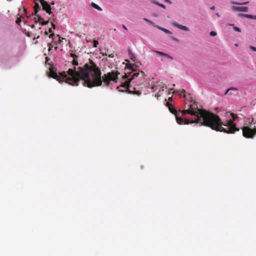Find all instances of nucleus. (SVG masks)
<instances>
[{
	"label": "nucleus",
	"mask_w": 256,
	"mask_h": 256,
	"mask_svg": "<svg viewBox=\"0 0 256 256\" xmlns=\"http://www.w3.org/2000/svg\"><path fill=\"white\" fill-rule=\"evenodd\" d=\"M232 10L234 12H248V8L244 6H233L232 7Z\"/></svg>",
	"instance_id": "obj_9"
},
{
	"label": "nucleus",
	"mask_w": 256,
	"mask_h": 256,
	"mask_svg": "<svg viewBox=\"0 0 256 256\" xmlns=\"http://www.w3.org/2000/svg\"><path fill=\"white\" fill-rule=\"evenodd\" d=\"M210 35L212 36H214L216 35V32H214V31H212L210 32Z\"/></svg>",
	"instance_id": "obj_25"
},
{
	"label": "nucleus",
	"mask_w": 256,
	"mask_h": 256,
	"mask_svg": "<svg viewBox=\"0 0 256 256\" xmlns=\"http://www.w3.org/2000/svg\"><path fill=\"white\" fill-rule=\"evenodd\" d=\"M154 52L156 54H160L161 56H162L170 60H172L173 59V58L170 56V55H169L168 54H166V53H164V52H160V51H156V50H154Z\"/></svg>",
	"instance_id": "obj_12"
},
{
	"label": "nucleus",
	"mask_w": 256,
	"mask_h": 256,
	"mask_svg": "<svg viewBox=\"0 0 256 256\" xmlns=\"http://www.w3.org/2000/svg\"><path fill=\"white\" fill-rule=\"evenodd\" d=\"M122 27H123L125 30H128V29H127V28H126V27L124 24H123V25H122Z\"/></svg>",
	"instance_id": "obj_36"
},
{
	"label": "nucleus",
	"mask_w": 256,
	"mask_h": 256,
	"mask_svg": "<svg viewBox=\"0 0 256 256\" xmlns=\"http://www.w3.org/2000/svg\"><path fill=\"white\" fill-rule=\"evenodd\" d=\"M185 92H186V90L184 89L182 90V93L184 94Z\"/></svg>",
	"instance_id": "obj_35"
},
{
	"label": "nucleus",
	"mask_w": 256,
	"mask_h": 256,
	"mask_svg": "<svg viewBox=\"0 0 256 256\" xmlns=\"http://www.w3.org/2000/svg\"><path fill=\"white\" fill-rule=\"evenodd\" d=\"M234 30L235 31L238 32H241L240 29L239 28L237 27V26H234Z\"/></svg>",
	"instance_id": "obj_23"
},
{
	"label": "nucleus",
	"mask_w": 256,
	"mask_h": 256,
	"mask_svg": "<svg viewBox=\"0 0 256 256\" xmlns=\"http://www.w3.org/2000/svg\"><path fill=\"white\" fill-rule=\"evenodd\" d=\"M248 2H244V3H242L241 4H248Z\"/></svg>",
	"instance_id": "obj_38"
},
{
	"label": "nucleus",
	"mask_w": 256,
	"mask_h": 256,
	"mask_svg": "<svg viewBox=\"0 0 256 256\" xmlns=\"http://www.w3.org/2000/svg\"><path fill=\"white\" fill-rule=\"evenodd\" d=\"M52 26L53 27V28L54 29L55 28V25L54 24H52Z\"/></svg>",
	"instance_id": "obj_40"
},
{
	"label": "nucleus",
	"mask_w": 256,
	"mask_h": 256,
	"mask_svg": "<svg viewBox=\"0 0 256 256\" xmlns=\"http://www.w3.org/2000/svg\"><path fill=\"white\" fill-rule=\"evenodd\" d=\"M49 76L56 80L58 81L59 82H64V79L66 78V73L65 72H62L58 74L54 70L53 68L52 67L50 68Z\"/></svg>",
	"instance_id": "obj_6"
},
{
	"label": "nucleus",
	"mask_w": 256,
	"mask_h": 256,
	"mask_svg": "<svg viewBox=\"0 0 256 256\" xmlns=\"http://www.w3.org/2000/svg\"><path fill=\"white\" fill-rule=\"evenodd\" d=\"M72 62V64H74V66H78V61L77 60L76 58L74 59Z\"/></svg>",
	"instance_id": "obj_22"
},
{
	"label": "nucleus",
	"mask_w": 256,
	"mask_h": 256,
	"mask_svg": "<svg viewBox=\"0 0 256 256\" xmlns=\"http://www.w3.org/2000/svg\"><path fill=\"white\" fill-rule=\"evenodd\" d=\"M252 19L256 20V16H253V18H252Z\"/></svg>",
	"instance_id": "obj_39"
},
{
	"label": "nucleus",
	"mask_w": 256,
	"mask_h": 256,
	"mask_svg": "<svg viewBox=\"0 0 256 256\" xmlns=\"http://www.w3.org/2000/svg\"><path fill=\"white\" fill-rule=\"evenodd\" d=\"M140 76V73L138 72H134V73L132 76V78L130 79H128L127 81H130V83L134 80H138Z\"/></svg>",
	"instance_id": "obj_11"
},
{
	"label": "nucleus",
	"mask_w": 256,
	"mask_h": 256,
	"mask_svg": "<svg viewBox=\"0 0 256 256\" xmlns=\"http://www.w3.org/2000/svg\"><path fill=\"white\" fill-rule=\"evenodd\" d=\"M108 57L113 58L114 57V54H111L108 55Z\"/></svg>",
	"instance_id": "obj_31"
},
{
	"label": "nucleus",
	"mask_w": 256,
	"mask_h": 256,
	"mask_svg": "<svg viewBox=\"0 0 256 256\" xmlns=\"http://www.w3.org/2000/svg\"><path fill=\"white\" fill-rule=\"evenodd\" d=\"M19 10H20V11L22 10L20 8H19Z\"/></svg>",
	"instance_id": "obj_50"
},
{
	"label": "nucleus",
	"mask_w": 256,
	"mask_h": 256,
	"mask_svg": "<svg viewBox=\"0 0 256 256\" xmlns=\"http://www.w3.org/2000/svg\"><path fill=\"white\" fill-rule=\"evenodd\" d=\"M166 2H168L169 4H171V1L170 0H168V1H166Z\"/></svg>",
	"instance_id": "obj_43"
},
{
	"label": "nucleus",
	"mask_w": 256,
	"mask_h": 256,
	"mask_svg": "<svg viewBox=\"0 0 256 256\" xmlns=\"http://www.w3.org/2000/svg\"><path fill=\"white\" fill-rule=\"evenodd\" d=\"M98 44V42L96 40H94V46L96 48Z\"/></svg>",
	"instance_id": "obj_24"
},
{
	"label": "nucleus",
	"mask_w": 256,
	"mask_h": 256,
	"mask_svg": "<svg viewBox=\"0 0 256 256\" xmlns=\"http://www.w3.org/2000/svg\"><path fill=\"white\" fill-rule=\"evenodd\" d=\"M136 84L138 85V86H140L142 85H144L146 83V78H145V76L144 74V72H140V76L138 78V80H137L134 82Z\"/></svg>",
	"instance_id": "obj_8"
},
{
	"label": "nucleus",
	"mask_w": 256,
	"mask_h": 256,
	"mask_svg": "<svg viewBox=\"0 0 256 256\" xmlns=\"http://www.w3.org/2000/svg\"><path fill=\"white\" fill-rule=\"evenodd\" d=\"M249 48L252 51L256 52V48L253 46H250Z\"/></svg>",
	"instance_id": "obj_26"
},
{
	"label": "nucleus",
	"mask_w": 256,
	"mask_h": 256,
	"mask_svg": "<svg viewBox=\"0 0 256 256\" xmlns=\"http://www.w3.org/2000/svg\"><path fill=\"white\" fill-rule=\"evenodd\" d=\"M128 77V76L126 74H125L124 75L122 76L123 78H126Z\"/></svg>",
	"instance_id": "obj_32"
},
{
	"label": "nucleus",
	"mask_w": 256,
	"mask_h": 256,
	"mask_svg": "<svg viewBox=\"0 0 256 256\" xmlns=\"http://www.w3.org/2000/svg\"><path fill=\"white\" fill-rule=\"evenodd\" d=\"M67 73L70 76H66L64 79L68 84L78 86L82 84L84 86L92 88L102 86V82L106 86H108L111 81L116 82L120 73L118 71H112L104 74L102 78L101 71L96 64L92 60L90 64H86L78 68V70L69 68Z\"/></svg>",
	"instance_id": "obj_1"
},
{
	"label": "nucleus",
	"mask_w": 256,
	"mask_h": 256,
	"mask_svg": "<svg viewBox=\"0 0 256 256\" xmlns=\"http://www.w3.org/2000/svg\"><path fill=\"white\" fill-rule=\"evenodd\" d=\"M70 56L74 58H74H78V56L74 54H73V53H70Z\"/></svg>",
	"instance_id": "obj_27"
},
{
	"label": "nucleus",
	"mask_w": 256,
	"mask_h": 256,
	"mask_svg": "<svg viewBox=\"0 0 256 256\" xmlns=\"http://www.w3.org/2000/svg\"><path fill=\"white\" fill-rule=\"evenodd\" d=\"M166 106L168 108L169 110L174 114L176 118V122L179 124H200L202 120L200 119V113L204 110L199 109L198 108H194L192 104H189L188 109L186 110H180L182 116H180L177 110L174 108V106L168 102L166 103Z\"/></svg>",
	"instance_id": "obj_3"
},
{
	"label": "nucleus",
	"mask_w": 256,
	"mask_h": 256,
	"mask_svg": "<svg viewBox=\"0 0 256 256\" xmlns=\"http://www.w3.org/2000/svg\"><path fill=\"white\" fill-rule=\"evenodd\" d=\"M56 36L58 38V41L56 43V44H60L62 42V40H65V38H61L60 37V36L59 35H57Z\"/></svg>",
	"instance_id": "obj_20"
},
{
	"label": "nucleus",
	"mask_w": 256,
	"mask_h": 256,
	"mask_svg": "<svg viewBox=\"0 0 256 256\" xmlns=\"http://www.w3.org/2000/svg\"><path fill=\"white\" fill-rule=\"evenodd\" d=\"M91 6L94 8L98 10H100V11H102V9L100 8V6H99L98 4L94 3V2H92L91 4Z\"/></svg>",
	"instance_id": "obj_15"
},
{
	"label": "nucleus",
	"mask_w": 256,
	"mask_h": 256,
	"mask_svg": "<svg viewBox=\"0 0 256 256\" xmlns=\"http://www.w3.org/2000/svg\"><path fill=\"white\" fill-rule=\"evenodd\" d=\"M51 4H54V2L53 1H52V2H51Z\"/></svg>",
	"instance_id": "obj_46"
},
{
	"label": "nucleus",
	"mask_w": 256,
	"mask_h": 256,
	"mask_svg": "<svg viewBox=\"0 0 256 256\" xmlns=\"http://www.w3.org/2000/svg\"><path fill=\"white\" fill-rule=\"evenodd\" d=\"M128 54H129L130 59L133 61H135L136 60L135 56L130 50L128 52Z\"/></svg>",
	"instance_id": "obj_18"
},
{
	"label": "nucleus",
	"mask_w": 256,
	"mask_h": 256,
	"mask_svg": "<svg viewBox=\"0 0 256 256\" xmlns=\"http://www.w3.org/2000/svg\"><path fill=\"white\" fill-rule=\"evenodd\" d=\"M234 46H238V44H234Z\"/></svg>",
	"instance_id": "obj_44"
},
{
	"label": "nucleus",
	"mask_w": 256,
	"mask_h": 256,
	"mask_svg": "<svg viewBox=\"0 0 256 256\" xmlns=\"http://www.w3.org/2000/svg\"><path fill=\"white\" fill-rule=\"evenodd\" d=\"M216 15H217L218 16H219V14H216Z\"/></svg>",
	"instance_id": "obj_47"
},
{
	"label": "nucleus",
	"mask_w": 256,
	"mask_h": 256,
	"mask_svg": "<svg viewBox=\"0 0 256 256\" xmlns=\"http://www.w3.org/2000/svg\"><path fill=\"white\" fill-rule=\"evenodd\" d=\"M144 20L145 21H146V22H150V23L152 24V22H151L150 20H148V19H147V18H144Z\"/></svg>",
	"instance_id": "obj_30"
},
{
	"label": "nucleus",
	"mask_w": 256,
	"mask_h": 256,
	"mask_svg": "<svg viewBox=\"0 0 256 256\" xmlns=\"http://www.w3.org/2000/svg\"><path fill=\"white\" fill-rule=\"evenodd\" d=\"M41 3V6L38 4L36 3L34 6V12L37 16V18H34V20L36 22H39L42 26L46 25L49 22V20L46 21H43V18H42L40 14L38 13L40 11L44 10L47 13L51 14V6L48 3L47 1H40Z\"/></svg>",
	"instance_id": "obj_4"
},
{
	"label": "nucleus",
	"mask_w": 256,
	"mask_h": 256,
	"mask_svg": "<svg viewBox=\"0 0 256 256\" xmlns=\"http://www.w3.org/2000/svg\"><path fill=\"white\" fill-rule=\"evenodd\" d=\"M50 60V58L48 57L46 58V64H50L48 63V60Z\"/></svg>",
	"instance_id": "obj_29"
},
{
	"label": "nucleus",
	"mask_w": 256,
	"mask_h": 256,
	"mask_svg": "<svg viewBox=\"0 0 256 256\" xmlns=\"http://www.w3.org/2000/svg\"><path fill=\"white\" fill-rule=\"evenodd\" d=\"M54 36V34H52L50 35V38H52L53 36Z\"/></svg>",
	"instance_id": "obj_34"
},
{
	"label": "nucleus",
	"mask_w": 256,
	"mask_h": 256,
	"mask_svg": "<svg viewBox=\"0 0 256 256\" xmlns=\"http://www.w3.org/2000/svg\"><path fill=\"white\" fill-rule=\"evenodd\" d=\"M172 25H173V26H174L180 30H184L186 32L189 31V30H190L189 28L187 26L180 24L178 23L177 22H174L172 23Z\"/></svg>",
	"instance_id": "obj_10"
},
{
	"label": "nucleus",
	"mask_w": 256,
	"mask_h": 256,
	"mask_svg": "<svg viewBox=\"0 0 256 256\" xmlns=\"http://www.w3.org/2000/svg\"><path fill=\"white\" fill-rule=\"evenodd\" d=\"M235 4H238V3L235 2Z\"/></svg>",
	"instance_id": "obj_49"
},
{
	"label": "nucleus",
	"mask_w": 256,
	"mask_h": 256,
	"mask_svg": "<svg viewBox=\"0 0 256 256\" xmlns=\"http://www.w3.org/2000/svg\"><path fill=\"white\" fill-rule=\"evenodd\" d=\"M45 34H46V35H47V34H48V32H45Z\"/></svg>",
	"instance_id": "obj_45"
},
{
	"label": "nucleus",
	"mask_w": 256,
	"mask_h": 256,
	"mask_svg": "<svg viewBox=\"0 0 256 256\" xmlns=\"http://www.w3.org/2000/svg\"><path fill=\"white\" fill-rule=\"evenodd\" d=\"M230 115L232 117V120H230L226 124H224L218 116L204 110L200 113L201 118L198 120H202L201 126L209 127L216 131L234 134L240 130L234 122V121L238 118V116L234 113H231Z\"/></svg>",
	"instance_id": "obj_2"
},
{
	"label": "nucleus",
	"mask_w": 256,
	"mask_h": 256,
	"mask_svg": "<svg viewBox=\"0 0 256 256\" xmlns=\"http://www.w3.org/2000/svg\"><path fill=\"white\" fill-rule=\"evenodd\" d=\"M215 8H214V6H212L210 8V9L211 10H214Z\"/></svg>",
	"instance_id": "obj_37"
},
{
	"label": "nucleus",
	"mask_w": 256,
	"mask_h": 256,
	"mask_svg": "<svg viewBox=\"0 0 256 256\" xmlns=\"http://www.w3.org/2000/svg\"><path fill=\"white\" fill-rule=\"evenodd\" d=\"M238 90L237 88H228L226 91V92H225V94H227L229 91L230 90H234V91H237Z\"/></svg>",
	"instance_id": "obj_19"
},
{
	"label": "nucleus",
	"mask_w": 256,
	"mask_h": 256,
	"mask_svg": "<svg viewBox=\"0 0 256 256\" xmlns=\"http://www.w3.org/2000/svg\"><path fill=\"white\" fill-rule=\"evenodd\" d=\"M58 46H56V47L54 48V50H58Z\"/></svg>",
	"instance_id": "obj_42"
},
{
	"label": "nucleus",
	"mask_w": 256,
	"mask_h": 256,
	"mask_svg": "<svg viewBox=\"0 0 256 256\" xmlns=\"http://www.w3.org/2000/svg\"><path fill=\"white\" fill-rule=\"evenodd\" d=\"M141 88H136L135 87H132L130 86V81H126L120 86L117 87L118 91L124 92L126 91L130 94H136L140 96L141 94L140 90Z\"/></svg>",
	"instance_id": "obj_5"
},
{
	"label": "nucleus",
	"mask_w": 256,
	"mask_h": 256,
	"mask_svg": "<svg viewBox=\"0 0 256 256\" xmlns=\"http://www.w3.org/2000/svg\"><path fill=\"white\" fill-rule=\"evenodd\" d=\"M35 27V26L34 24H32L31 26L32 28H34Z\"/></svg>",
	"instance_id": "obj_41"
},
{
	"label": "nucleus",
	"mask_w": 256,
	"mask_h": 256,
	"mask_svg": "<svg viewBox=\"0 0 256 256\" xmlns=\"http://www.w3.org/2000/svg\"><path fill=\"white\" fill-rule=\"evenodd\" d=\"M48 52H50L52 50V44H48Z\"/></svg>",
	"instance_id": "obj_28"
},
{
	"label": "nucleus",
	"mask_w": 256,
	"mask_h": 256,
	"mask_svg": "<svg viewBox=\"0 0 256 256\" xmlns=\"http://www.w3.org/2000/svg\"><path fill=\"white\" fill-rule=\"evenodd\" d=\"M52 32V28H50L48 30V32L50 33Z\"/></svg>",
	"instance_id": "obj_33"
},
{
	"label": "nucleus",
	"mask_w": 256,
	"mask_h": 256,
	"mask_svg": "<svg viewBox=\"0 0 256 256\" xmlns=\"http://www.w3.org/2000/svg\"><path fill=\"white\" fill-rule=\"evenodd\" d=\"M22 12L21 14V16L19 18H18L16 20V23L18 24H20V23L22 22V20H21V18L22 17V16L24 14L23 13H24L25 14H26V8H22Z\"/></svg>",
	"instance_id": "obj_13"
},
{
	"label": "nucleus",
	"mask_w": 256,
	"mask_h": 256,
	"mask_svg": "<svg viewBox=\"0 0 256 256\" xmlns=\"http://www.w3.org/2000/svg\"><path fill=\"white\" fill-rule=\"evenodd\" d=\"M240 16H244L246 18H251L252 19V18H253V16L252 15H251V14H240L238 15Z\"/></svg>",
	"instance_id": "obj_17"
},
{
	"label": "nucleus",
	"mask_w": 256,
	"mask_h": 256,
	"mask_svg": "<svg viewBox=\"0 0 256 256\" xmlns=\"http://www.w3.org/2000/svg\"><path fill=\"white\" fill-rule=\"evenodd\" d=\"M127 62H128L126 67L128 68V69H130V70H133V68L134 66H136V65L135 64H130L129 62V61L128 60H127Z\"/></svg>",
	"instance_id": "obj_14"
},
{
	"label": "nucleus",
	"mask_w": 256,
	"mask_h": 256,
	"mask_svg": "<svg viewBox=\"0 0 256 256\" xmlns=\"http://www.w3.org/2000/svg\"><path fill=\"white\" fill-rule=\"evenodd\" d=\"M242 135L248 138H253L256 135V128H250L249 126H244L242 128Z\"/></svg>",
	"instance_id": "obj_7"
},
{
	"label": "nucleus",
	"mask_w": 256,
	"mask_h": 256,
	"mask_svg": "<svg viewBox=\"0 0 256 256\" xmlns=\"http://www.w3.org/2000/svg\"><path fill=\"white\" fill-rule=\"evenodd\" d=\"M158 28L167 34H172V32H170L169 30H168L166 28H160L159 26H158Z\"/></svg>",
	"instance_id": "obj_16"
},
{
	"label": "nucleus",
	"mask_w": 256,
	"mask_h": 256,
	"mask_svg": "<svg viewBox=\"0 0 256 256\" xmlns=\"http://www.w3.org/2000/svg\"><path fill=\"white\" fill-rule=\"evenodd\" d=\"M230 26H234V24H230Z\"/></svg>",
	"instance_id": "obj_48"
},
{
	"label": "nucleus",
	"mask_w": 256,
	"mask_h": 256,
	"mask_svg": "<svg viewBox=\"0 0 256 256\" xmlns=\"http://www.w3.org/2000/svg\"><path fill=\"white\" fill-rule=\"evenodd\" d=\"M154 3L158 5V6H160L162 7V8H166V6H165L164 4H160V3L158 2H154Z\"/></svg>",
	"instance_id": "obj_21"
}]
</instances>
